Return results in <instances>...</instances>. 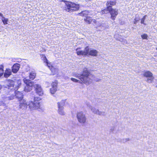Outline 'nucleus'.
Here are the masks:
<instances>
[{
    "mask_svg": "<svg viewBox=\"0 0 157 157\" xmlns=\"http://www.w3.org/2000/svg\"><path fill=\"white\" fill-rule=\"evenodd\" d=\"M73 76L78 78L80 81L86 84L89 85L92 82V80L90 78V73L87 68L83 69L82 74H74Z\"/></svg>",
    "mask_w": 157,
    "mask_h": 157,
    "instance_id": "1",
    "label": "nucleus"
},
{
    "mask_svg": "<svg viewBox=\"0 0 157 157\" xmlns=\"http://www.w3.org/2000/svg\"><path fill=\"white\" fill-rule=\"evenodd\" d=\"M40 98L38 97H35L34 100L30 101L28 102V106L31 110H34L40 109V102L39 101Z\"/></svg>",
    "mask_w": 157,
    "mask_h": 157,
    "instance_id": "2",
    "label": "nucleus"
},
{
    "mask_svg": "<svg viewBox=\"0 0 157 157\" xmlns=\"http://www.w3.org/2000/svg\"><path fill=\"white\" fill-rule=\"evenodd\" d=\"M21 80H18L14 82L13 81L11 80L8 82V84L5 87V90L7 91V92H9L10 91L12 90L13 88L15 89V88L17 89L20 86L21 84Z\"/></svg>",
    "mask_w": 157,
    "mask_h": 157,
    "instance_id": "3",
    "label": "nucleus"
},
{
    "mask_svg": "<svg viewBox=\"0 0 157 157\" xmlns=\"http://www.w3.org/2000/svg\"><path fill=\"white\" fill-rule=\"evenodd\" d=\"M67 6L66 10L68 12H72L77 10L79 8V5L71 2H67L66 3Z\"/></svg>",
    "mask_w": 157,
    "mask_h": 157,
    "instance_id": "4",
    "label": "nucleus"
},
{
    "mask_svg": "<svg viewBox=\"0 0 157 157\" xmlns=\"http://www.w3.org/2000/svg\"><path fill=\"white\" fill-rule=\"evenodd\" d=\"M76 117L78 121L81 124H84L86 121V115L82 111H79L77 113Z\"/></svg>",
    "mask_w": 157,
    "mask_h": 157,
    "instance_id": "5",
    "label": "nucleus"
},
{
    "mask_svg": "<svg viewBox=\"0 0 157 157\" xmlns=\"http://www.w3.org/2000/svg\"><path fill=\"white\" fill-rule=\"evenodd\" d=\"M24 82L26 84L24 90L25 92H29L32 89L33 86L34 85L33 82L31 81L29 79L26 78H25L23 79Z\"/></svg>",
    "mask_w": 157,
    "mask_h": 157,
    "instance_id": "6",
    "label": "nucleus"
},
{
    "mask_svg": "<svg viewBox=\"0 0 157 157\" xmlns=\"http://www.w3.org/2000/svg\"><path fill=\"white\" fill-rule=\"evenodd\" d=\"M143 76L147 78H148L146 81L148 83H152L154 79V77L153 76L152 73L149 71H145L143 74Z\"/></svg>",
    "mask_w": 157,
    "mask_h": 157,
    "instance_id": "7",
    "label": "nucleus"
},
{
    "mask_svg": "<svg viewBox=\"0 0 157 157\" xmlns=\"http://www.w3.org/2000/svg\"><path fill=\"white\" fill-rule=\"evenodd\" d=\"M89 48L88 46L86 47L84 51L81 50L80 48H77L76 49V54L78 56H86L88 55Z\"/></svg>",
    "mask_w": 157,
    "mask_h": 157,
    "instance_id": "8",
    "label": "nucleus"
},
{
    "mask_svg": "<svg viewBox=\"0 0 157 157\" xmlns=\"http://www.w3.org/2000/svg\"><path fill=\"white\" fill-rule=\"evenodd\" d=\"M36 93L39 96H42L43 95L44 92L41 86L38 84H35L34 85Z\"/></svg>",
    "mask_w": 157,
    "mask_h": 157,
    "instance_id": "9",
    "label": "nucleus"
},
{
    "mask_svg": "<svg viewBox=\"0 0 157 157\" xmlns=\"http://www.w3.org/2000/svg\"><path fill=\"white\" fill-rule=\"evenodd\" d=\"M28 106V104L26 101L25 99H22L20 101L19 109L22 110H26Z\"/></svg>",
    "mask_w": 157,
    "mask_h": 157,
    "instance_id": "10",
    "label": "nucleus"
},
{
    "mask_svg": "<svg viewBox=\"0 0 157 157\" xmlns=\"http://www.w3.org/2000/svg\"><path fill=\"white\" fill-rule=\"evenodd\" d=\"M106 12V13L107 12H109L111 15V19L113 20H114L117 15L118 10L115 9H110V10H107L105 11V12Z\"/></svg>",
    "mask_w": 157,
    "mask_h": 157,
    "instance_id": "11",
    "label": "nucleus"
},
{
    "mask_svg": "<svg viewBox=\"0 0 157 157\" xmlns=\"http://www.w3.org/2000/svg\"><path fill=\"white\" fill-rule=\"evenodd\" d=\"M116 4V2L115 1H108L106 3V5L107 6V9H104L102 11V13H105V11L107 10H110V9H111V7L112 6L115 5Z\"/></svg>",
    "mask_w": 157,
    "mask_h": 157,
    "instance_id": "12",
    "label": "nucleus"
},
{
    "mask_svg": "<svg viewBox=\"0 0 157 157\" xmlns=\"http://www.w3.org/2000/svg\"><path fill=\"white\" fill-rule=\"evenodd\" d=\"M17 90V88H15V89H14L13 90H12L11 91V93H13V92L15 94V96L17 98L19 101L20 100H22V99L23 97V94L19 91H16V90Z\"/></svg>",
    "mask_w": 157,
    "mask_h": 157,
    "instance_id": "13",
    "label": "nucleus"
},
{
    "mask_svg": "<svg viewBox=\"0 0 157 157\" xmlns=\"http://www.w3.org/2000/svg\"><path fill=\"white\" fill-rule=\"evenodd\" d=\"M57 81H55L52 84V88L50 89V92L52 94H54L56 92L57 89Z\"/></svg>",
    "mask_w": 157,
    "mask_h": 157,
    "instance_id": "14",
    "label": "nucleus"
},
{
    "mask_svg": "<svg viewBox=\"0 0 157 157\" xmlns=\"http://www.w3.org/2000/svg\"><path fill=\"white\" fill-rule=\"evenodd\" d=\"M88 107L89 109H90L94 113L98 115H101L102 113L98 109H95L94 107L90 105H88Z\"/></svg>",
    "mask_w": 157,
    "mask_h": 157,
    "instance_id": "15",
    "label": "nucleus"
},
{
    "mask_svg": "<svg viewBox=\"0 0 157 157\" xmlns=\"http://www.w3.org/2000/svg\"><path fill=\"white\" fill-rule=\"evenodd\" d=\"M20 66V65L17 63L14 64L12 67V71L13 73H16L19 70Z\"/></svg>",
    "mask_w": 157,
    "mask_h": 157,
    "instance_id": "16",
    "label": "nucleus"
},
{
    "mask_svg": "<svg viewBox=\"0 0 157 157\" xmlns=\"http://www.w3.org/2000/svg\"><path fill=\"white\" fill-rule=\"evenodd\" d=\"M49 68L51 71L53 75L58 74L59 70L57 67H54L51 65L50 68Z\"/></svg>",
    "mask_w": 157,
    "mask_h": 157,
    "instance_id": "17",
    "label": "nucleus"
},
{
    "mask_svg": "<svg viewBox=\"0 0 157 157\" xmlns=\"http://www.w3.org/2000/svg\"><path fill=\"white\" fill-rule=\"evenodd\" d=\"M98 52L95 49H90L89 50L88 54L92 56H97Z\"/></svg>",
    "mask_w": 157,
    "mask_h": 157,
    "instance_id": "18",
    "label": "nucleus"
},
{
    "mask_svg": "<svg viewBox=\"0 0 157 157\" xmlns=\"http://www.w3.org/2000/svg\"><path fill=\"white\" fill-rule=\"evenodd\" d=\"M12 74V71L11 69L7 68L6 69L4 73V76L6 78L9 77Z\"/></svg>",
    "mask_w": 157,
    "mask_h": 157,
    "instance_id": "19",
    "label": "nucleus"
},
{
    "mask_svg": "<svg viewBox=\"0 0 157 157\" xmlns=\"http://www.w3.org/2000/svg\"><path fill=\"white\" fill-rule=\"evenodd\" d=\"M41 58L42 60L46 64L48 68H50V65H51V63L50 62H48V60L44 55H42Z\"/></svg>",
    "mask_w": 157,
    "mask_h": 157,
    "instance_id": "20",
    "label": "nucleus"
},
{
    "mask_svg": "<svg viewBox=\"0 0 157 157\" xmlns=\"http://www.w3.org/2000/svg\"><path fill=\"white\" fill-rule=\"evenodd\" d=\"M65 102V100H62L60 102H58V108H64L63 106Z\"/></svg>",
    "mask_w": 157,
    "mask_h": 157,
    "instance_id": "21",
    "label": "nucleus"
},
{
    "mask_svg": "<svg viewBox=\"0 0 157 157\" xmlns=\"http://www.w3.org/2000/svg\"><path fill=\"white\" fill-rule=\"evenodd\" d=\"M58 108V112L59 114L62 116H63L65 114V113L64 110V108Z\"/></svg>",
    "mask_w": 157,
    "mask_h": 157,
    "instance_id": "22",
    "label": "nucleus"
},
{
    "mask_svg": "<svg viewBox=\"0 0 157 157\" xmlns=\"http://www.w3.org/2000/svg\"><path fill=\"white\" fill-rule=\"evenodd\" d=\"M36 76V74L33 72H31L29 74V78L31 80L35 78Z\"/></svg>",
    "mask_w": 157,
    "mask_h": 157,
    "instance_id": "23",
    "label": "nucleus"
},
{
    "mask_svg": "<svg viewBox=\"0 0 157 157\" xmlns=\"http://www.w3.org/2000/svg\"><path fill=\"white\" fill-rule=\"evenodd\" d=\"M88 11L87 10L83 11L79 13L80 16L86 17L89 13Z\"/></svg>",
    "mask_w": 157,
    "mask_h": 157,
    "instance_id": "24",
    "label": "nucleus"
},
{
    "mask_svg": "<svg viewBox=\"0 0 157 157\" xmlns=\"http://www.w3.org/2000/svg\"><path fill=\"white\" fill-rule=\"evenodd\" d=\"M1 19L4 25H6L8 24L7 22L8 21V19L5 18L4 17L1 18Z\"/></svg>",
    "mask_w": 157,
    "mask_h": 157,
    "instance_id": "25",
    "label": "nucleus"
},
{
    "mask_svg": "<svg viewBox=\"0 0 157 157\" xmlns=\"http://www.w3.org/2000/svg\"><path fill=\"white\" fill-rule=\"evenodd\" d=\"M84 20L88 24H90L92 21L91 18L88 17H87L86 19H84Z\"/></svg>",
    "mask_w": 157,
    "mask_h": 157,
    "instance_id": "26",
    "label": "nucleus"
},
{
    "mask_svg": "<svg viewBox=\"0 0 157 157\" xmlns=\"http://www.w3.org/2000/svg\"><path fill=\"white\" fill-rule=\"evenodd\" d=\"M14 97V96L13 95L11 96H8L6 97V99L5 100H12L13 99Z\"/></svg>",
    "mask_w": 157,
    "mask_h": 157,
    "instance_id": "27",
    "label": "nucleus"
},
{
    "mask_svg": "<svg viewBox=\"0 0 157 157\" xmlns=\"http://www.w3.org/2000/svg\"><path fill=\"white\" fill-rule=\"evenodd\" d=\"M120 36L118 34H116L114 35V37L116 40L120 41H121L122 40L120 38Z\"/></svg>",
    "mask_w": 157,
    "mask_h": 157,
    "instance_id": "28",
    "label": "nucleus"
},
{
    "mask_svg": "<svg viewBox=\"0 0 157 157\" xmlns=\"http://www.w3.org/2000/svg\"><path fill=\"white\" fill-rule=\"evenodd\" d=\"M4 73L3 70V67L2 66V67L0 68V77L2 76Z\"/></svg>",
    "mask_w": 157,
    "mask_h": 157,
    "instance_id": "29",
    "label": "nucleus"
},
{
    "mask_svg": "<svg viewBox=\"0 0 157 157\" xmlns=\"http://www.w3.org/2000/svg\"><path fill=\"white\" fill-rule=\"evenodd\" d=\"M142 38L143 39H147L148 36L146 34H144L141 35Z\"/></svg>",
    "mask_w": 157,
    "mask_h": 157,
    "instance_id": "30",
    "label": "nucleus"
},
{
    "mask_svg": "<svg viewBox=\"0 0 157 157\" xmlns=\"http://www.w3.org/2000/svg\"><path fill=\"white\" fill-rule=\"evenodd\" d=\"M71 81H72L74 82H80V81L78 80H77L75 78H71Z\"/></svg>",
    "mask_w": 157,
    "mask_h": 157,
    "instance_id": "31",
    "label": "nucleus"
},
{
    "mask_svg": "<svg viewBox=\"0 0 157 157\" xmlns=\"http://www.w3.org/2000/svg\"><path fill=\"white\" fill-rule=\"evenodd\" d=\"M146 16H147L146 15H145L144 17L141 19V24H144V25H145V23H144V21L146 17Z\"/></svg>",
    "mask_w": 157,
    "mask_h": 157,
    "instance_id": "32",
    "label": "nucleus"
},
{
    "mask_svg": "<svg viewBox=\"0 0 157 157\" xmlns=\"http://www.w3.org/2000/svg\"><path fill=\"white\" fill-rule=\"evenodd\" d=\"M0 105L3 106L5 107H7L5 103L2 101H0Z\"/></svg>",
    "mask_w": 157,
    "mask_h": 157,
    "instance_id": "33",
    "label": "nucleus"
},
{
    "mask_svg": "<svg viewBox=\"0 0 157 157\" xmlns=\"http://www.w3.org/2000/svg\"><path fill=\"white\" fill-rule=\"evenodd\" d=\"M129 140H130V139L129 138H125V139H123V140L122 141L123 142H126L127 141H129Z\"/></svg>",
    "mask_w": 157,
    "mask_h": 157,
    "instance_id": "34",
    "label": "nucleus"
},
{
    "mask_svg": "<svg viewBox=\"0 0 157 157\" xmlns=\"http://www.w3.org/2000/svg\"><path fill=\"white\" fill-rule=\"evenodd\" d=\"M0 16L1 17H2H2H4L3 14L2 13H1L0 12Z\"/></svg>",
    "mask_w": 157,
    "mask_h": 157,
    "instance_id": "35",
    "label": "nucleus"
},
{
    "mask_svg": "<svg viewBox=\"0 0 157 157\" xmlns=\"http://www.w3.org/2000/svg\"><path fill=\"white\" fill-rule=\"evenodd\" d=\"M1 88H2V86H1V85H0V90H1Z\"/></svg>",
    "mask_w": 157,
    "mask_h": 157,
    "instance_id": "36",
    "label": "nucleus"
},
{
    "mask_svg": "<svg viewBox=\"0 0 157 157\" xmlns=\"http://www.w3.org/2000/svg\"><path fill=\"white\" fill-rule=\"evenodd\" d=\"M135 20L136 21H137V20H136V19L135 18Z\"/></svg>",
    "mask_w": 157,
    "mask_h": 157,
    "instance_id": "37",
    "label": "nucleus"
}]
</instances>
